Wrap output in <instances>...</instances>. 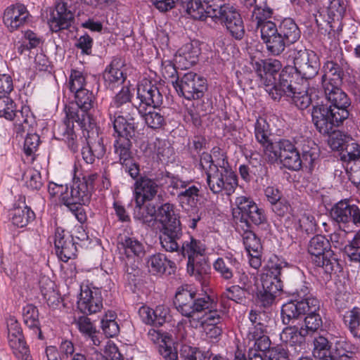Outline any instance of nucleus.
<instances>
[{"instance_id":"de8ad7c7","label":"nucleus","mask_w":360,"mask_h":360,"mask_svg":"<svg viewBox=\"0 0 360 360\" xmlns=\"http://www.w3.org/2000/svg\"><path fill=\"white\" fill-rule=\"evenodd\" d=\"M330 349V345L326 338L319 336L314 338L313 354L315 357L320 360H333Z\"/></svg>"},{"instance_id":"5fc2aeb1","label":"nucleus","mask_w":360,"mask_h":360,"mask_svg":"<svg viewBox=\"0 0 360 360\" xmlns=\"http://www.w3.org/2000/svg\"><path fill=\"white\" fill-rule=\"evenodd\" d=\"M199 188L194 186H188L185 187L182 191L178 193V198L181 202H187L191 206H195L197 203L199 196Z\"/></svg>"},{"instance_id":"e433bc0d","label":"nucleus","mask_w":360,"mask_h":360,"mask_svg":"<svg viewBox=\"0 0 360 360\" xmlns=\"http://www.w3.org/2000/svg\"><path fill=\"white\" fill-rule=\"evenodd\" d=\"M156 217L162 224L163 229L181 227L179 217L176 214L174 206L169 203L161 205L157 210Z\"/></svg>"},{"instance_id":"338daca9","label":"nucleus","mask_w":360,"mask_h":360,"mask_svg":"<svg viewBox=\"0 0 360 360\" xmlns=\"http://www.w3.org/2000/svg\"><path fill=\"white\" fill-rule=\"evenodd\" d=\"M298 224L300 229L307 233H312L316 230L315 219L309 214H302L298 219Z\"/></svg>"},{"instance_id":"f03ea898","label":"nucleus","mask_w":360,"mask_h":360,"mask_svg":"<svg viewBox=\"0 0 360 360\" xmlns=\"http://www.w3.org/2000/svg\"><path fill=\"white\" fill-rule=\"evenodd\" d=\"M136 98L139 100L137 113L141 115L149 127L160 128L165 119L156 108L162 105L163 96L157 84L148 79H143L138 85Z\"/></svg>"},{"instance_id":"4d7b16f0","label":"nucleus","mask_w":360,"mask_h":360,"mask_svg":"<svg viewBox=\"0 0 360 360\" xmlns=\"http://www.w3.org/2000/svg\"><path fill=\"white\" fill-rule=\"evenodd\" d=\"M26 186L31 189L39 190L42 186L41 174L39 171L30 168L23 174Z\"/></svg>"},{"instance_id":"4c0bfd02","label":"nucleus","mask_w":360,"mask_h":360,"mask_svg":"<svg viewBox=\"0 0 360 360\" xmlns=\"http://www.w3.org/2000/svg\"><path fill=\"white\" fill-rule=\"evenodd\" d=\"M120 245L121 249L124 250V255H126L128 261H126V265H128L129 262L131 259H134L136 262L135 258L139 257L144 254V247L143 244L134 238L124 236L121 238Z\"/></svg>"},{"instance_id":"052dcab7","label":"nucleus","mask_w":360,"mask_h":360,"mask_svg":"<svg viewBox=\"0 0 360 360\" xmlns=\"http://www.w3.org/2000/svg\"><path fill=\"white\" fill-rule=\"evenodd\" d=\"M105 356L95 351L91 356V360H124L117 347L114 345H108L105 349Z\"/></svg>"},{"instance_id":"dca6fc26","label":"nucleus","mask_w":360,"mask_h":360,"mask_svg":"<svg viewBox=\"0 0 360 360\" xmlns=\"http://www.w3.org/2000/svg\"><path fill=\"white\" fill-rule=\"evenodd\" d=\"M333 111L325 105H317L311 111L312 122L316 129L323 134H328L335 126H338L344 120L335 119Z\"/></svg>"},{"instance_id":"a19ab883","label":"nucleus","mask_w":360,"mask_h":360,"mask_svg":"<svg viewBox=\"0 0 360 360\" xmlns=\"http://www.w3.org/2000/svg\"><path fill=\"white\" fill-rule=\"evenodd\" d=\"M146 266L148 271L153 274H164L169 267L174 271L175 264L171 260L167 259L165 255L162 254H155L147 259Z\"/></svg>"},{"instance_id":"c03bdc74","label":"nucleus","mask_w":360,"mask_h":360,"mask_svg":"<svg viewBox=\"0 0 360 360\" xmlns=\"http://www.w3.org/2000/svg\"><path fill=\"white\" fill-rule=\"evenodd\" d=\"M210 270L205 256L199 258H195L192 260H188L187 271L188 273L194 276L197 280H205Z\"/></svg>"},{"instance_id":"f8f14e48","label":"nucleus","mask_w":360,"mask_h":360,"mask_svg":"<svg viewBox=\"0 0 360 360\" xmlns=\"http://www.w3.org/2000/svg\"><path fill=\"white\" fill-rule=\"evenodd\" d=\"M172 84L178 94L188 100L200 98L206 89V79L193 72L185 73Z\"/></svg>"},{"instance_id":"aec40b11","label":"nucleus","mask_w":360,"mask_h":360,"mask_svg":"<svg viewBox=\"0 0 360 360\" xmlns=\"http://www.w3.org/2000/svg\"><path fill=\"white\" fill-rule=\"evenodd\" d=\"M221 0H182L183 6L188 14L195 20L211 19L208 13L210 10L221 9L223 6L218 4Z\"/></svg>"},{"instance_id":"72a5a7b5","label":"nucleus","mask_w":360,"mask_h":360,"mask_svg":"<svg viewBox=\"0 0 360 360\" xmlns=\"http://www.w3.org/2000/svg\"><path fill=\"white\" fill-rule=\"evenodd\" d=\"M295 148L289 140L283 139L279 141L269 143L264 149L265 158L271 163L276 162L282 158L284 154L286 155Z\"/></svg>"},{"instance_id":"ddd939ff","label":"nucleus","mask_w":360,"mask_h":360,"mask_svg":"<svg viewBox=\"0 0 360 360\" xmlns=\"http://www.w3.org/2000/svg\"><path fill=\"white\" fill-rule=\"evenodd\" d=\"M290 56L293 58L296 72L303 78L311 79L317 75L319 65L313 51H308L305 49H295L291 50Z\"/></svg>"},{"instance_id":"13d9d810","label":"nucleus","mask_w":360,"mask_h":360,"mask_svg":"<svg viewBox=\"0 0 360 360\" xmlns=\"http://www.w3.org/2000/svg\"><path fill=\"white\" fill-rule=\"evenodd\" d=\"M68 85L70 90L74 93L85 89L86 77L83 72L72 70L70 75Z\"/></svg>"},{"instance_id":"2eb2a0df","label":"nucleus","mask_w":360,"mask_h":360,"mask_svg":"<svg viewBox=\"0 0 360 360\" xmlns=\"http://www.w3.org/2000/svg\"><path fill=\"white\" fill-rule=\"evenodd\" d=\"M221 319V313L210 308L197 319H194L190 326L193 328H202L209 338H217L222 332L221 328L217 326Z\"/></svg>"},{"instance_id":"b1692460","label":"nucleus","mask_w":360,"mask_h":360,"mask_svg":"<svg viewBox=\"0 0 360 360\" xmlns=\"http://www.w3.org/2000/svg\"><path fill=\"white\" fill-rule=\"evenodd\" d=\"M160 187L154 179L146 176L138 179L134 184L135 202H153L156 198L160 197Z\"/></svg>"},{"instance_id":"4468645a","label":"nucleus","mask_w":360,"mask_h":360,"mask_svg":"<svg viewBox=\"0 0 360 360\" xmlns=\"http://www.w3.org/2000/svg\"><path fill=\"white\" fill-rule=\"evenodd\" d=\"M326 99L329 103L328 108L333 110V116L339 120H345L349 117L348 108L351 103L347 95L340 88V86L322 87Z\"/></svg>"},{"instance_id":"774afa93","label":"nucleus","mask_w":360,"mask_h":360,"mask_svg":"<svg viewBox=\"0 0 360 360\" xmlns=\"http://www.w3.org/2000/svg\"><path fill=\"white\" fill-rule=\"evenodd\" d=\"M170 318L169 309L164 305H158L154 309V325L162 326Z\"/></svg>"},{"instance_id":"6e6552de","label":"nucleus","mask_w":360,"mask_h":360,"mask_svg":"<svg viewBox=\"0 0 360 360\" xmlns=\"http://www.w3.org/2000/svg\"><path fill=\"white\" fill-rule=\"evenodd\" d=\"M330 248V241L321 235L313 237L308 245L309 253L314 257V262L328 274L339 269L338 261L333 257Z\"/></svg>"},{"instance_id":"c85d7f7f","label":"nucleus","mask_w":360,"mask_h":360,"mask_svg":"<svg viewBox=\"0 0 360 360\" xmlns=\"http://www.w3.org/2000/svg\"><path fill=\"white\" fill-rule=\"evenodd\" d=\"M200 54V48L198 41H193L183 45L175 56V60L183 69L189 68L195 65Z\"/></svg>"},{"instance_id":"f3484780","label":"nucleus","mask_w":360,"mask_h":360,"mask_svg":"<svg viewBox=\"0 0 360 360\" xmlns=\"http://www.w3.org/2000/svg\"><path fill=\"white\" fill-rule=\"evenodd\" d=\"M77 307L83 314H95L103 308L101 290L98 288H91L82 286Z\"/></svg>"},{"instance_id":"7c9ffc66","label":"nucleus","mask_w":360,"mask_h":360,"mask_svg":"<svg viewBox=\"0 0 360 360\" xmlns=\"http://www.w3.org/2000/svg\"><path fill=\"white\" fill-rule=\"evenodd\" d=\"M73 20L74 14L68 10L67 3H58L49 20L50 28L53 32L66 29L71 25Z\"/></svg>"},{"instance_id":"6ab92c4d","label":"nucleus","mask_w":360,"mask_h":360,"mask_svg":"<svg viewBox=\"0 0 360 360\" xmlns=\"http://www.w3.org/2000/svg\"><path fill=\"white\" fill-rule=\"evenodd\" d=\"M260 33L266 49L274 56L280 55L285 50L286 45H288L277 31V27L274 22H266L263 25Z\"/></svg>"},{"instance_id":"a18cd8bd","label":"nucleus","mask_w":360,"mask_h":360,"mask_svg":"<svg viewBox=\"0 0 360 360\" xmlns=\"http://www.w3.org/2000/svg\"><path fill=\"white\" fill-rule=\"evenodd\" d=\"M273 15V10L269 7L266 4L263 6H257L254 7V9L251 11V20L255 23L257 28L262 27L263 25L266 22H272L268 19L271 18Z\"/></svg>"},{"instance_id":"20e7f679","label":"nucleus","mask_w":360,"mask_h":360,"mask_svg":"<svg viewBox=\"0 0 360 360\" xmlns=\"http://www.w3.org/2000/svg\"><path fill=\"white\" fill-rule=\"evenodd\" d=\"M177 311L188 319L189 325L204 311L212 308V302L210 297H198L195 292L187 286L178 288L174 299Z\"/></svg>"},{"instance_id":"ea45409f","label":"nucleus","mask_w":360,"mask_h":360,"mask_svg":"<svg viewBox=\"0 0 360 360\" xmlns=\"http://www.w3.org/2000/svg\"><path fill=\"white\" fill-rule=\"evenodd\" d=\"M206 251L205 245L200 240L190 237L182 243L181 248L184 257H187L188 260L204 257Z\"/></svg>"},{"instance_id":"864d4df0","label":"nucleus","mask_w":360,"mask_h":360,"mask_svg":"<svg viewBox=\"0 0 360 360\" xmlns=\"http://www.w3.org/2000/svg\"><path fill=\"white\" fill-rule=\"evenodd\" d=\"M101 328L107 337L116 336L120 332V328L115 321V314L112 312L107 314L101 320Z\"/></svg>"},{"instance_id":"a878e982","label":"nucleus","mask_w":360,"mask_h":360,"mask_svg":"<svg viewBox=\"0 0 360 360\" xmlns=\"http://www.w3.org/2000/svg\"><path fill=\"white\" fill-rule=\"evenodd\" d=\"M283 262L272 264L261 276L262 289L276 294L280 293L283 289L281 275Z\"/></svg>"},{"instance_id":"0e129e2a","label":"nucleus","mask_w":360,"mask_h":360,"mask_svg":"<svg viewBox=\"0 0 360 360\" xmlns=\"http://www.w3.org/2000/svg\"><path fill=\"white\" fill-rule=\"evenodd\" d=\"M349 138L340 132H335L330 137L328 144L332 150H340L342 153L347 143V139Z\"/></svg>"},{"instance_id":"39448f33","label":"nucleus","mask_w":360,"mask_h":360,"mask_svg":"<svg viewBox=\"0 0 360 360\" xmlns=\"http://www.w3.org/2000/svg\"><path fill=\"white\" fill-rule=\"evenodd\" d=\"M269 96L274 101H280L284 97L286 101H290L300 110L307 108L311 100L306 91H298L293 86L292 76L288 72L280 75L279 84L269 89Z\"/></svg>"},{"instance_id":"412c9836","label":"nucleus","mask_w":360,"mask_h":360,"mask_svg":"<svg viewBox=\"0 0 360 360\" xmlns=\"http://www.w3.org/2000/svg\"><path fill=\"white\" fill-rule=\"evenodd\" d=\"M262 64L257 62V70L259 72V75L263 81V84L266 86V91L269 94V89L271 87H274L279 84L280 75L279 71L282 68V65L278 60L269 59L266 60H262ZM285 72H281V74Z\"/></svg>"},{"instance_id":"423d86ee","label":"nucleus","mask_w":360,"mask_h":360,"mask_svg":"<svg viewBox=\"0 0 360 360\" xmlns=\"http://www.w3.org/2000/svg\"><path fill=\"white\" fill-rule=\"evenodd\" d=\"M219 167H210L207 175V183L210 189L214 193L222 191L226 195H231L238 185L236 175L226 167L227 162L221 155V163L217 162Z\"/></svg>"},{"instance_id":"69168bd1","label":"nucleus","mask_w":360,"mask_h":360,"mask_svg":"<svg viewBox=\"0 0 360 360\" xmlns=\"http://www.w3.org/2000/svg\"><path fill=\"white\" fill-rule=\"evenodd\" d=\"M347 4L344 0H331L328 8V15L342 18L346 11Z\"/></svg>"},{"instance_id":"3c124183","label":"nucleus","mask_w":360,"mask_h":360,"mask_svg":"<svg viewBox=\"0 0 360 360\" xmlns=\"http://www.w3.org/2000/svg\"><path fill=\"white\" fill-rule=\"evenodd\" d=\"M77 105L82 111L87 112L93 107L95 97L93 93L87 89H83L75 93Z\"/></svg>"},{"instance_id":"37998d69","label":"nucleus","mask_w":360,"mask_h":360,"mask_svg":"<svg viewBox=\"0 0 360 360\" xmlns=\"http://www.w3.org/2000/svg\"><path fill=\"white\" fill-rule=\"evenodd\" d=\"M122 63L119 59L113 60L103 72L105 82L109 86L113 84H121L124 82L123 70H121Z\"/></svg>"},{"instance_id":"680f3d73","label":"nucleus","mask_w":360,"mask_h":360,"mask_svg":"<svg viewBox=\"0 0 360 360\" xmlns=\"http://www.w3.org/2000/svg\"><path fill=\"white\" fill-rule=\"evenodd\" d=\"M250 294V292L243 290L242 288L237 285H234L227 288L223 292L222 295L229 300L235 301L237 303H241L245 299L246 295Z\"/></svg>"},{"instance_id":"603ef678","label":"nucleus","mask_w":360,"mask_h":360,"mask_svg":"<svg viewBox=\"0 0 360 360\" xmlns=\"http://www.w3.org/2000/svg\"><path fill=\"white\" fill-rule=\"evenodd\" d=\"M341 158L345 161L354 163L360 159V146L352 138L347 139V143L341 153Z\"/></svg>"},{"instance_id":"cd10ccee","label":"nucleus","mask_w":360,"mask_h":360,"mask_svg":"<svg viewBox=\"0 0 360 360\" xmlns=\"http://www.w3.org/2000/svg\"><path fill=\"white\" fill-rule=\"evenodd\" d=\"M65 119L64 124L65 129H73L74 122H77L81 128L88 130L89 128L92 129L94 123L92 119L87 112L82 111L81 109L77 106H66L65 108Z\"/></svg>"},{"instance_id":"e2e57ef3","label":"nucleus","mask_w":360,"mask_h":360,"mask_svg":"<svg viewBox=\"0 0 360 360\" xmlns=\"http://www.w3.org/2000/svg\"><path fill=\"white\" fill-rule=\"evenodd\" d=\"M295 296V300L288 303L300 304L301 302H307L309 299L315 298L309 292L308 286L305 285H300L295 291L292 292Z\"/></svg>"},{"instance_id":"7ed1b4c3","label":"nucleus","mask_w":360,"mask_h":360,"mask_svg":"<svg viewBox=\"0 0 360 360\" xmlns=\"http://www.w3.org/2000/svg\"><path fill=\"white\" fill-rule=\"evenodd\" d=\"M319 301L316 298H311L307 302L300 304L285 303L281 309V316L284 324H289L290 321L298 319L300 316L307 314L304 319V329L307 330V335L318 330L322 325L320 316L316 314L319 309Z\"/></svg>"},{"instance_id":"49530a36","label":"nucleus","mask_w":360,"mask_h":360,"mask_svg":"<svg viewBox=\"0 0 360 360\" xmlns=\"http://www.w3.org/2000/svg\"><path fill=\"white\" fill-rule=\"evenodd\" d=\"M23 319L25 323L29 328L33 329L34 332L38 334L39 338L41 339L37 309L32 304L25 307L23 309Z\"/></svg>"},{"instance_id":"4be33fe9","label":"nucleus","mask_w":360,"mask_h":360,"mask_svg":"<svg viewBox=\"0 0 360 360\" xmlns=\"http://www.w3.org/2000/svg\"><path fill=\"white\" fill-rule=\"evenodd\" d=\"M115 105L120 109L115 112L113 124L119 118H123L126 124H136L135 117L137 115L138 105L133 104L129 101V91L128 89H122L115 96Z\"/></svg>"},{"instance_id":"c9c22d12","label":"nucleus","mask_w":360,"mask_h":360,"mask_svg":"<svg viewBox=\"0 0 360 360\" xmlns=\"http://www.w3.org/2000/svg\"><path fill=\"white\" fill-rule=\"evenodd\" d=\"M39 286L41 294L48 305L53 308L57 307L60 302V296L56 290V285L49 278L44 276L40 278Z\"/></svg>"},{"instance_id":"5701e85b","label":"nucleus","mask_w":360,"mask_h":360,"mask_svg":"<svg viewBox=\"0 0 360 360\" xmlns=\"http://www.w3.org/2000/svg\"><path fill=\"white\" fill-rule=\"evenodd\" d=\"M54 245L56 255L61 261L67 262L75 257L77 249L73 238L60 228L56 230Z\"/></svg>"},{"instance_id":"bf43d9fd","label":"nucleus","mask_w":360,"mask_h":360,"mask_svg":"<svg viewBox=\"0 0 360 360\" xmlns=\"http://www.w3.org/2000/svg\"><path fill=\"white\" fill-rule=\"evenodd\" d=\"M279 160L285 167L290 169L299 170L302 167L301 157L296 148L286 155L284 154Z\"/></svg>"},{"instance_id":"473e14b6","label":"nucleus","mask_w":360,"mask_h":360,"mask_svg":"<svg viewBox=\"0 0 360 360\" xmlns=\"http://www.w3.org/2000/svg\"><path fill=\"white\" fill-rule=\"evenodd\" d=\"M35 214L34 212L25 204V197L20 196L18 204L12 211V223L20 228L26 226L34 220Z\"/></svg>"},{"instance_id":"9d476101","label":"nucleus","mask_w":360,"mask_h":360,"mask_svg":"<svg viewBox=\"0 0 360 360\" xmlns=\"http://www.w3.org/2000/svg\"><path fill=\"white\" fill-rule=\"evenodd\" d=\"M349 65L344 57L341 49L335 51V55L330 56V60L326 61L323 65V75L321 77L322 87L340 86L345 76V71Z\"/></svg>"},{"instance_id":"8fccbe9b","label":"nucleus","mask_w":360,"mask_h":360,"mask_svg":"<svg viewBox=\"0 0 360 360\" xmlns=\"http://www.w3.org/2000/svg\"><path fill=\"white\" fill-rule=\"evenodd\" d=\"M255 134L257 140L262 144L264 149H265L267 144L272 143L269 140L271 134L269 125L263 118L257 119L255 126Z\"/></svg>"},{"instance_id":"2f4dec72","label":"nucleus","mask_w":360,"mask_h":360,"mask_svg":"<svg viewBox=\"0 0 360 360\" xmlns=\"http://www.w3.org/2000/svg\"><path fill=\"white\" fill-rule=\"evenodd\" d=\"M157 207L153 202H135L134 218L147 226L152 227L156 224Z\"/></svg>"},{"instance_id":"09e8293b","label":"nucleus","mask_w":360,"mask_h":360,"mask_svg":"<svg viewBox=\"0 0 360 360\" xmlns=\"http://www.w3.org/2000/svg\"><path fill=\"white\" fill-rule=\"evenodd\" d=\"M343 322L354 337H357V329L360 326V308L354 307L346 311L343 315Z\"/></svg>"},{"instance_id":"6e6d98bb","label":"nucleus","mask_w":360,"mask_h":360,"mask_svg":"<svg viewBox=\"0 0 360 360\" xmlns=\"http://www.w3.org/2000/svg\"><path fill=\"white\" fill-rule=\"evenodd\" d=\"M9 345L14 354L20 360H30V351L22 338L9 340Z\"/></svg>"},{"instance_id":"f257e3e1","label":"nucleus","mask_w":360,"mask_h":360,"mask_svg":"<svg viewBox=\"0 0 360 360\" xmlns=\"http://www.w3.org/2000/svg\"><path fill=\"white\" fill-rule=\"evenodd\" d=\"M237 207L233 210L237 229H242L243 240L248 253H261L262 247L259 238L250 230V224L259 225L266 221L264 211L257 204L245 196L238 197L236 200Z\"/></svg>"},{"instance_id":"58836bf2","label":"nucleus","mask_w":360,"mask_h":360,"mask_svg":"<svg viewBox=\"0 0 360 360\" xmlns=\"http://www.w3.org/2000/svg\"><path fill=\"white\" fill-rule=\"evenodd\" d=\"M238 264L236 259L225 257L218 258L214 263V268L223 279L230 281L234 277Z\"/></svg>"},{"instance_id":"79ce46f5","label":"nucleus","mask_w":360,"mask_h":360,"mask_svg":"<svg viewBox=\"0 0 360 360\" xmlns=\"http://www.w3.org/2000/svg\"><path fill=\"white\" fill-rule=\"evenodd\" d=\"M277 31L288 44H294L300 37V30L295 21L291 18L283 20L279 26L277 27Z\"/></svg>"},{"instance_id":"393cba45","label":"nucleus","mask_w":360,"mask_h":360,"mask_svg":"<svg viewBox=\"0 0 360 360\" xmlns=\"http://www.w3.org/2000/svg\"><path fill=\"white\" fill-rule=\"evenodd\" d=\"M91 195V191L85 180L79 179L73 182L70 192L66 191L60 195V200L65 205H86L89 202Z\"/></svg>"},{"instance_id":"0eeeda50","label":"nucleus","mask_w":360,"mask_h":360,"mask_svg":"<svg viewBox=\"0 0 360 360\" xmlns=\"http://www.w3.org/2000/svg\"><path fill=\"white\" fill-rule=\"evenodd\" d=\"M113 127L118 136L114 144L115 153L119 156L120 164L122 165H131L133 157L130 139L135 136L136 124H126L123 118H119L114 123Z\"/></svg>"},{"instance_id":"9b49d317","label":"nucleus","mask_w":360,"mask_h":360,"mask_svg":"<svg viewBox=\"0 0 360 360\" xmlns=\"http://www.w3.org/2000/svg\"><path fill=\"white\" fill-rule=\"evenodd\" d=\"M208 13L213 21L224 23L234 38H243L245 34L243 21L240 13L233 6L224 5L221 9L210 10Z\"/></svg>"},{"instance_id":"c756f323","label":"nucleus","mask_w":360,"mask_h":360,"mask_svg":"<svg viewBox=\"0 0 360 360\" xmlns=\"http://www.w3.org/2000/svg\"><path fill=\"white\" fill-rule=\"evenodd\" d=\"M29 13L22 4L8 7L4 13V22L8 29L13 32L22 26L28 18Z\"/></svg>"},{"instance_id":"bb28decb","label":"nucleus","mask_w":360,"mask_h":360,"mask_svg":"<svg viewBox=\"0 0 360 360\" xmlns=\"http://www.w3.org/2000/svg\"><path fill=\"white\" fill-rule=\"evenodd\" d=\"M331 215L338 222L347 223L352 220L355 224H360V209L346 200L338 202L332 209Z\"/></svg>"},{"instance_id":"a211bd4d","label":"nucleus","mask_w":360,"mask_h":360,"mask_svg":"<svg viewBox=\"0 0 360 360\" xmlns=\"http://www.w3.org/2000/svg\"><path fill=\"white\" fill-rule=\"evenodd\" d=\"M307 335V330L301 328L298 329L295 326L285 328L281 333V340L289 345L288 353L291 356H297L303 353L306 349L305 337Z\"/></svg>"},{"instance_id":"1a4fd4ad","label":"nucleus","mask_w":360,"mask_h":360,"mask_svg":"<svg viewBox=\"0 0 360 360\" xmlns=\"http://www.w3.org/2000/svg\"><path fill=\"white\" fill-rule=\"evenodd\" d=\"M0 117L13 121L17 133L28 131L34 123V117L27 107L16 109L13 101L8 96L0 97Z\"/></svg>"},{"instance_id":"f704fd0d","label":"nucleus","mask_w":360,"mask_h":360,"mask_svg":"<svg viewBox=\"0 0 360 360\" xmlns=\"http://www.w3.org/2000/svg\"><path fill=\"white\" fill-rule=\"evenodd\" d=\"M182 235L181 227L162 229L159 239L162 248L167 252H174L179 249L177 240Z\"/></svg>"}]
</instances>
